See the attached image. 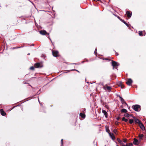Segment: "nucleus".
<instances>
[{"label": "nucleus", "mask_w": 146, "mask_h": 146, "mask_svg": "<svg viewBox=\"0 0 146 146\" xmlns=\"http://www.w3.org/2000/svg\"><path fill=\"white\" fill-rule=\"evenodd\" d=\"M80 116L82 118H84L85 117V115L84 113H80Z\"/></svg>", "instance_id": "f3484780"}, {"label": "nucleus", "mask_w": 146, "mask_h": 146, "mask_svg": "<svg viewBox=\"0 0 146 146\" xmlns=\"http://www.w3.org/2000/svg\"><path fill=\"white\" fill-rule=\"evenodd\" d=\"M133 82L132 80L130 78L128 79L127 80L126 83L128 86H130Z\"/></svg>", "instance_id": "20e7f679"}, {"label": "nucleus", "mask_w": 146, "mask_h": 146, "mask_svg": "<svg viewBox=\"0 0 146 146\" xmlns=\"http://www.w3.org/2000/svg\"><path fill=\"white\" fill-rule=\"evenodd\" d=\"M102 113H104L106 118L108 117V113L106 111L103 110L102 111Z\"/></svg>", "instance_id": "ddd939ff"}, {"label": "nucleus", "mask_w": 146, "mask_h": 146, "mask_svg": "<svg viewBox=\"0 0 146 146\" xmlns=\"http://www.w3.org/2000/svg\"><path fill=\"white\" fill-rule=\"evenodd\" d=\"M117 140L120 144L121 143V142L122 141L120 140V139L119 138H117Z\"/></svg>", "instance_id": "b1692460"}, {"label": "nucleus", "mask_w": 146, "mask_h": 146, "mask_svg": "<svg viewBox=\"0 0 146 146\" xmlns=\"http://www.w3.org/2000/svg\"><path fill=\"white\" fill-rule=\"evenodd\" d=\"M126 14L129 18H130L131 16V13L130 11H127L126 13Z\"/></svg>", "instance_id": "f8f14e48"}, {"label": "nucleus", "mask_w": 146, "mask_h": 146, "mask_svg": "<svg viewBox=\"0 0 146 146\" xmlns=\"http://www.w3.org/2000/svg\"><path fill=\"white\" fill-rule=\"evenodd\" d=\"M115 55L117 56L118 55V54L117 53H115Z\"/></svg>", "instance_id": "f704fd0d"}, {"label": "nucleus", "mask_w": 146, "mask_h": 146, "mask_svg": "<svg viewBox=\"0 0 146 146\" xmlns=\"http://www.w3.org/2000/svg\"><path fill=\"white\" fill-rule=\"evenodd\" d=\"M143 137L144 135L143 134H140L139 135V137L140 139H141Z\"/></svg>", "instance_id": "6ab92c4d"}, {"label": "nucleus", "mask_w": 146, "mask_h": 146, "mask_svg": "<svg viewBox=\"0 0 146 146\" xmlns=\"http://www.w3.org/2000/svg\"><path fill=\"white\" fill-rule=\"evenodd\" d=\"M129 121L130 124H132L133 123L134 120L132 119H129Z\"/></svg>", "instance_id": "aec40b11"}, {"label": "nucleus", "mask_w": 146, "mask_h": 146, "mask_svg": "<svg viewBox=\"0 0 146 146\" xmlns=\"http://www.w3.org/2000/svg\"><path fill=\"white\" fill-rule=\"evenodd\" d=\"M97 50V48H96L95 50V51H94V52L95 53L96 52V51Z\"/></svg>", "instance_id": "c9c22d12"}, {"label": "nucleus", "mask_w": 146, "mask_h": 146, "mask_svg": "<svg viewBox=\"0 0 146 146\" xmlns=\"http://www.w3.org/2000/svg\"><path fill=\"white\" fill-rule=\"evenodd\" d=\"M120 144L122 146H125V145L123 143V141H122Z\"/></svg>", "instance_id": "393cba45"}, {"label": "nucleus", "mask_w": 146, "mask_h": 146, "mask_svg": "<svg viewBox=\"0 0 146 146\" xmlns=\"http://www.w3.org/2000/svg\"><path fill=\"white\" fill-rule=\"evenodd\" d=\"M127 141V140L126 139H123V142H124V143H126Z\"/></svg>", "instance_id": "bb28decb"}, {"label": "nucleus", "mask_w": 146, "mask_h": 146, "mask_svg": "<svg viewBox=\"0 0 146 146\" xmlns=\"http://www.w3.org/2000/svg\"><path fill=\"white\" fill-rule=\"evenodd\" d=\"M31 2V3H32V4H33V3H32V2Z\"/></svg>", "instance_id": "a18cd8bd"}, {"label": "nucleus", "mask_w": 146, "mask_h": 146, "mask_svg": "<svg viewBox=\"0 0 146 146\" xmlns=\"http://www.w3.org/2000/svg\"><path fill=\"white\" fill-rule=\"evenodd\" d=\"M97 50V48H96L95 50V51H94V52L95 53L96 52V51Z\"/></svg>", "instance_id": "e433bc0d"}, {"label": "nucleus", "mask_w": 146, "mask_h": 146, "mask_svg": "<svg viewBox=\"0 0 146 146\" xmlns=\"http://www.w3.org/2000/svg\"><path fill=\"white\" fill-rule=\"evenodd\" d=\"M121 21L123 23H124L126 26H129V25L128 24L126 23V22H125V21H124V20H123L122 19H121Z\"/></svg>", "instance_id": "412c9836"}, {"label": "nucleus", "mask_w": 146, "mask_h": 146, "mask_svg": "<svg viewBox=\"0 0 146 146\" xmlns=\"http://www.w3.org/2000/svg\"><path fill=\"white\" fill-rule=\"evenodd\" d=\"M1 114L3 116H5L6 115V113L4 111L3 109H1L0 110Z\"/></svg>", "instance_id": "4468645a"}, {"label": "nucleus", "mask_w": 146, "mask_h": 146, "mask_svg": "<svg viewBox=\"0 0 146 146\" xmlns=\"http://www.w3.org/2000/svg\"><path fill=\"white\" fill-rule=\"evenodd\" d=\"M116 132H117V130L116 129H114L113 130V132L115 133L116 134Z\"/></svg>", "instance_id": "cd10ccee"}, {"label": "nucleus", "mask_w": 146, "mask_h": 146, "mask_svg": "<svg viewBox=\"0 0 146 146\" xmlns=\"http://www.w3.org/2000/svg\"><path fill=\"white\" fill-rule=\"evenodd\" d=\"M139 34L140 36H145V31H139Z\"/></svg>", "instance_id": "1a4fd4ad"}, {"label": "nucleus", "mask_w": 146, "mask_h": 146, "mask_svg": "<svg viewBox=\"0 0 146 146\" xmlns=\"http://www.w3.org/2000/svg\"><path fill=\"white\" fill-rule=\"evenodd\" d=\"M133 144L131 143H129L128 144H126L125 146H132Z\"/></svg>", "instance_id": "5701e85b"}, {"label": "nucleus", "mask_w": 146, "mask_h": 146, "mask_svg": "<svg viewBox=\"0 0 146 146\" xmlns=\"http://www.w3.org/2000/svg\"><path fill=\"white\" fill-rule=\"evenodd\" d=\"M21 47H19L17 48H21Z\"/></svg>", "instance_id": "a19ab883"}, {"label": "nucleus", "mask_w": 146, "mask_h": 146, "mask_svg": "<svg viewBox=\"0 0 146 146\" xmlns=\"http://www.w3.org/2000/svg\"><path fill=\"white\" fill-rule=\"evenodd\" d=\"M116 146H119L118 145H116Z\"/></svg>", "instance_id": "37998d69"}, {"label": "nucleus", "mask_w": 146, "mask_h": 146, "mask_svg": "<svg viewBox=\"0 0 146 146\" xmlns=\"http://www.w3.org/2000/svg\"><path fill=\"white\" fill-rule=\"evenodd\" d=\"M109 135L110 137L111 138L113 139L114 140L115 139V137L114 136V134L113 133H109Z\"/></svg>", "instance_id": "dca6fc26"}, {"label": "nucleus", "mask_w": 146, "mask_h": 146, "mask_svg": "<svg viewBox=\"0 0 146 146\" xmlns=\"http://www.w3.org/2000/svg\"><path fill=\"white\" fill-rule=\"evenodd\" d=\"M140 141H139L137 139H134V141L133 142V144L135 145H138L139 144Z\"/></svg>", "instance_id": "423d86ee"}, {"label": "nucleus", "mask_w": 146, "mask_h": 146, "mask_svg": "<svg viewBox=\"0 0 146 146\" xmlns=\"http://www.w3.org/2000/svg\"><path fill=\"white\" fill-rule=\"evenodd\" d=\"M23 83L24 84H25L26 83V82H23Z\"/></svg>", "instance_id": "58836bf2"}, {"label": "nucleus", "mask_w": 146, "mask_h": 146, "mask_svg": "<svg viewBox=\"0 0 146 146\" xmlns=\"http://www.w3.org/2000/svg\"><path fill=\"white\" fill-rule=\"evenodd\" d=\"M63 139H62L61 140L62 146V144H63Z\"/></svg>", "instance_id": "c756f323"}, {"label": "nucleus", "mask_w": 146, "mask_h": 146, "mask_svg": "<svg viewBox=\"0 0 146 146\" xmlns=\"http://www.w3.org/2000/svg\"><path fill=\"white\" fill-rule=\"evenodd\" d=\"M124 87V86H121V88H123Z\"/></svg>", "instance_id": "4c0bfd02"}, {"label": "nucleus", "mask_w": 146, "mask_h": 146, "mask_svg": "<svg viewBox=\"0 0 146 146\" xmlns=\"http://www.w3.org/2000/svg\"><path fill=\"white\" fill-rule=\"evenodd\" d=\"M105 146H106V145H105Z\"/></svg>", "instance_id": "49530a36"}, {"label": "nucleus", "mask_w": 146, "mask_h": 146, "mask_svg": "<svg viewBox=\"0 0 146 146\" xmlns=\"http://www.w3.org/2000/svg\"><path fill=\"white\" fill-rule=\"evenodd\" d=\"M125 119V118L124 117H123L122 118V121H124Z\"/></svg>", "instance_id": "c85d7f7f"}, {"label": "nucleus", "mask_w": 146, "mask_h": 146, "mask_svg": "<svg viewBox=\"0 0 146 146\" xmlns=\"http://www.w3.org/2000/svg\"><path fill=\"white\" fill-rule=\"evenodd\" d=\"M119 98H120V100L121 102V103L122 104H125L126 105H127V103L125 102L124 99L122 98L121 97L119 96Z\"/></svg>", "instance_id": "6e6552de"}, {"label": "nucleus", "mask_w": 146, "mask_h": 146, "mask_svg": "<svg viewBox=\"0 0 146 146\" xmlns=\"http://www.w3.org/2000/svg\"><path fill=\"white\" fill-rule=\"evenodd\" d=\"M52 54L53 56L56 57L58 56V52L57 51H52Z\"/></svg>", "instance_id": "39448f33"}, {"label": "nucleus", "mask_w": 146, "mask_h": 146, "mask_svg": "<svg viewBox=\"0 0 146 146\" xmlns=\"http://www.w3.org/2000/svg\"><path fill=\"white\" fill-rule=\"evenodd\" d=\"M30 69L31 70H34V68L33 66H32L30 68Z\"/></svg>", "instance_id": "a878e982"}, {"label": "nucleus", "mask_w": 146, "mask_h": 146, "mask_svg": "<svg viewBox=\"0 0 146 146\" xmlns=\"http://www.w3.org/2000/svg\"><path fill=\"white\" fill-rule=\"evenodd\" d=\"M111 64L113 67V69L114 68L117 69V66L119 65V64L117 62L113 60L111 61Z\"/></svg>", "instance_id": "7ed1b4c3"}, {"label": "nucleus", "mask_w": 146, "mask_h": 146, "mask_svg": "<svg viewBox=\"0 0 146 146\" xmlns=\"http://www.w3.org/2000/svg\"><path fill=\"white\" fill-rule=\"evenodd\" d=\"M120 119V117H118L117 118V120H119Z\"/></svg>", "instance_id": "473e14b6"}, {"label": "nucleus", "mask_w": 146, "mask_h": 146, "mask_svg": "<svg viewBox=\"0 0 146 146\" xmlns=\"http://www.w3.org/2000/svg\"><path fill=\"white\" fill-rule=\"evenodd\" d=\"M40 33L43 35H49L45 30H42L40 31Z\"/></svg>", "instance_id": "0eeeda50"}, {"label": "nucleus", "mask_w": 146, "mask_h": 146, "mask_svg": "<svg viewBox=\"0 0 146 146\" xmlns=\"http://www.w3.org/2000/svg\"><path fill=\"white\" fill-rule=\"evenodd\" d=\"M121 113H126L127 112V110L125 109H123L121 110Z\"/></svg>", "instance_id": "a211bd4d"}, {"label": "nucleus", "mask_w": 146, "mask_h": 146, "mask_svg": "<svg viewBox=\"0 0 146 146\" xmlns=\"http://www.w3.org/2000/svg\"><path fill=\"white\" fill-rule=\"evenodd\" d=\"M135 123H138L139 125L141 122L139 119L135 118Z\"/></svg>", "instance_id": "2eb2a0df"}, {"label": "nucleus", "mask_w": 146, "mask_h": 146, "mask_svg": "<svg viewBox=\"0 0 146 146\" xmlns=\"http://www.w3.org/2000/svg\"><path fill=\"white\" fill-rule=\"evenodd\" d=\"M117 18H118V19H119L121 21V19L120 18V17H119L118 16L117 17Z\"/></svg>", "instance_id": "72a5a7b5"}, {"label": "nucleus", "mask_w": 146, "mask_h": 146, "mask_svg": "<svg viewBox=\"0 0 146 146\" xmlns=\"http://www.w3.org/2000/svg\"><path fill=\"white\" fill-rule=\"evenodd\" d=\"M130 115L128 113H125L124 115V116L125 117H129L130 116Z\"/></svg>", "instance_id": "4be33fe9"}, {"label": "nucleus", "mask_w": 146, "mask_h": 146, "mask_svg": "<svg viewBox=\"0 0 146 146\" xmlns=\"http://www.w3.org/2000/svg\"><path fill=\"white\" fill-rule=\"evenodd\" d=\"M31 2V3H32V4H33V3H32V2Z\"/></svg>", "instance_id": "c03bdc74"}, {"label": "nucleus", "mask_w": 146, "mask_h": 146, "mask_svg": "<svg viewBox=\"0 0 146 146\" xmlns=\"http://www.w3.org/2000/svg\"><path fill=\"white\" fill-rule=\"evenodd\" d=\"M29 54H29H29H28V55H29Z\"/></svg>", "instance_id": "79ce46f5"}, {"label": "nucleus", "mask_w": 146, "mask_h": 146, "mask_svg": "<svg viewBox=\"0 0 146 146\" xmlns=\"http://www.w3.org/2000/svg\"><path fill=\"white\" fill-rule=\"evenodd\" d=\"M139 125L142 130L143 131L145 130V127L141 122L139 124Z\"/></svg>", "instance_id": "9d476101"}, {"label": "nucleus", "mask_w": 146, "mask_h": 146, "mask_svg": "<svg viewBox=\"0 0 146 146\" xmlns=\"http://www.w3.org/2000/svg\"><path fill=\"white\" fill-rule=\"evenodd\" d=\"M13 48V49H14L16 48H15V47H14Z\"/></svg>", "instance_id": "ea45409f"}, {"label": "nucleus", "mask_w": 146, "mask_h": 146, "mask_svg": "<svg viewBox=\"0 0 146 146\" xmlns=\"http://www.w3.org/2000/svg\"><path fill=\"white\" fill-rule=\"evenodd\" d=\"M124 121H125V122H126L128 121V120L127 119H125V120H124Z\"/></svg>", "instance_id": "7c9ffc66"}, {"label": "nucleus", "mask_w": 146, "mask_h": 146, "mask_svg": "<svg viewBox=\"0 0 146 146\" xmlns=\"http://www.w3.org/2000/svg\"><path fill=\"white\" fill-rule=\"evenodd\" d=\"M76 70V71H77L78 72H79V71L78 70H75V69H74V70Z\"/></svg>", "instance_id": "2f4dec72"}, {"label": "nucleus", "mask_w": 146, "mask_h": 146, "mask_svg": "<svg viewBox=\"0 0 146 146\" xmlns=\"http://www.w3.org/2000/svg\"><path fill=\"white\" fill-rule=\"evenodd\" d=\"M132 108L135 111H138L141 110L140 106L139 105H133L132 106Z\"/></svg>", "instance_id": "f257e3e1"}, {"label": "nucleus", "mask_w": 146, "mask_h": 146, "mask_svg": "<svg viewBox=\"0 0 146 146\" xmlns=\"http://www.w3.org/2000/svg\"><path fill=\"white\" fill-rule=\"evenodd\" d=\"M103 89L105 90H108V92H110L111 91V87L110 86H108L107 84L103 86Z\"/></svg>", "instance_id": "f03ea898"}, {"label": "nucleus", "mask_w": 146, "mask_h": 146, "mask_svg": "<svg viewBox=\"0 0 146 146\" xmlns=\"http://www.w3.org/2000/svg\"><path fill=\"white\" fill-rule=\"evenodd\" d=\"M41 64L39 63H36L34 65V66L36 68L41 67Z\"/></svg>", "instance_id": "9b49d317"}]
</instances>
